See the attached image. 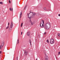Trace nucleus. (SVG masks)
I'll use <instances>...</instances> for the list:
<instances>
[{
	"instance_id": "nucleus-35",
	"label": "nucleus",
	"mask_w": 60,
	"mask_h": 60,
	"mask_svg": "<svg viewBox=\"0 0 60 60\" xmlns=\"http://www.w3.org/2000/svg\"><path fill=\"white\" fill-rule=\"evenodd\" d=\"M18 60V59H17V60Z\"/></svg>"
},
{
	"instance_id": "nucleus-19",
	"label": "nucleus",
	"mask_w": 60,
	"mask_h": 60,
	"mask_svg": "<svg viewBox=\"0 0 60 60\" xmlns=\"http://www.w3.org/2000/svg\"><path fill=\"white\" fill-rule=\"evenodd\" d=\"M3 4V2H0V4Z\"/></svg>"
},
{
	"instance_id": "nucleus-33",
	"label": "nucleus",
	"mask_w": 60,
	"mask_h": 60,
	"mask_svg": "<svg viewBox=\"0 0 60 60\" xmlns=\"http://www.w3.org/2000/svg\"><path fill=\"white\" fill-rule=\"evenodd\" d=\"M17 59H18V57H17Z\"/></svg>"
},
{
	"instance_id": "nucleus-6",
	"label": "nucleus",
	"mask_w": 60,
	"mask_h": 60,
	"mask_svg": "<svg viewBox=\"0 0 60 60\" xmlns=\"http://www.w3.org/2000/svg\"><path fill=\"white\" fill-rule=\"evenodd\" d=\"M45 60H49V57L45 55Z\"/></svg>"
},
{
	"instance_id": "nucleus-34",
	"label": "nucleus",
	"mask_w": 60,
	"mask_h": 60,
	"mask_svg": "<svg viewBox=\"0 0 60 60\" xmlns=\"http://www.w3.org/2000/svg\"><path fill=\"white\" fill-rule=\"evenodd\" d=\"M36 60H37V59Z\"/></svg>"
},
{
	"instance_id": "nucleus-22",
	"label": "nucleus",
	"mask_w": 60,
	"mask_h": 60,
	"mask_svg": "<svg viewBox=\"0 0 60 60\" xmlns=\"http://www.w3.org/2000/svg\"><path fill=\"white\" fill-rule=\"evenodd\" d=\"M26 5L25 6V8H24V10H25V9H26Z\"/></svg>"
},
{
	"instance_id": "nucleus-4",
	"label": "nucleus",
	"mask_w": 60,
	"mask_h": 60,
	"mask_svg": "<svg viewBox=\"0 0 60 60\" xmlns=\"http://www.w3.org/2000/svg\"><path fill=\"white\" fill-rule=\"evenodd\" d=\"M50 42L51 44H53L54 43V40L53 39H51L50 41Z\"/></svg>"
},
{
	"instance_id": "nucleus-21",
	"label": "nucleus",
	"mask_w": 60,
	"mask_h": 60,
	"mask_svg": "<svg viewBox=\"0 0 60 60\" xmlns=\"http://www.w3.org/2000/svg\"><path fill=\"white\" fill-rule=\"evenodd\" d=\"M18 43L17 44H19V39L17 40Z\"/></svg>"
},
{
	"instance_id": "nucleus-1",
	"label": "nucleus",
	"mask_w": 60,
	"mask_h": 60,
	"mask_svg": "<svg viewBox=\"0 0 60 60\" xmlns=\"http://www.w3.org/2000/svg\"><path fill=\"white\" fill-rule=\"evenodd\" d=\"M36 14V13L33 12H30L29 14L27 13V16L29 18L31 19L34 18Z\"/></svg>"
},
{
	"instance_id": "nucleus-13",
	"label": "nucleus",
	"mask_w": 60,
	"mask_h": 60,
	"mask_svg": "<svg viewBox=\"0 0 60 60\" xmlns=\"http://www.w3.org/2000/svg\"><path fill=\"white\" fill-rule=\"evenodd\" d=\"M44 9L45 11H47V9H46V8L45 7H44Z\"/></svg>"
},
{
	"instance_id": "nucleus-16",
	"label": "nucleus",
	"mask_w": 60,
	"mask_h": 60,
	"mask_svg": "<svg viewBox=\"0 0 60 60\" xmlns=\"http://www.w3.org/2000/svg\"><path fill=\"white\" fill-rule=\"evenodd\" d=\"M29 41H30V45L31 46V40H30Z\"/></svg>"
},
{
	"instance_id": "nucleus-15",
	"label": "nucleus",
	"mask_w": 60,
	"mask_h": 60,
	"mask_svg": "<svg viewBox=\"0 0 60 60\" xmlns=\"http://www.w3.org/2000/svg\"><path fill=\"white\" fill-rule=\"evenodd\" d=\"M10 10L11 11H13V9H11V8H10Z\"/></svg>"
},
{
	"instance_id": "nucleus-28",
	"label": "nucleus",
	"mask_w": 60,
	"mask_h": 60,
	"mask_svg": "<svg viewBox=\"0 0 60 60\" xmlns=\"http://www.w3.org/2000/svg\"><path fill=\"white\" fill-rule=\"evenodd\" d=\"M48 11H50V9H49L48 10Z\"/></svg>"
},
{
	"instance_id": "nucleus-9",
	"label": "nucleus",
	"mask_w": 60,
	"mask_h": 60,
	"mask_svg": "<svg viewBox=\"0 0 60 60\" xmlns=\"http://www.w3.org/2000/svg\"><path fill=\"white\" fill-rule=\"evenodd\" d=\"M28 53V52L26 51H25L24 52V55H27V54Z\"/></svg>"
},
{
	"instance_id": "nucleus-2",
	"label": "nucleus",
	"mask_w": 60,
	"mask_h": 60,
	"mask_svg": "<svg viewBox=\"0 0 60 60\" xmlns=\"http://www.w3.org/2000/svg\"><path fill=\"white\" fill-rule=\"evenodd\" d=\"M11 24L9 28V31H11V29H12V28L13 27V22L12 21H11Z\"/></svg>"
},
{
	"instance_id": "nucleus-8",
	"label": "nucleus",
	"mask_w": 60,
	"mask_h": 60,
	"mask_svg": "<svg viewBox=\"0 0 60 60\" xmlns=\"http://www.w3.org/2000/svg\"><path fill=\"white\" fill-rule=\"evenodd\" d=\"M48 27H49V26H45L44 28L45 29H46V30H48V29H49Z\"/></svg>"
},
{
	"instance_id": "nucleus-25",
	"label": "nucleus",
	"mask_w": 60,
	"mask_h": 60,
	"mask_svg": "<svg viewBox=\"0 0 60 60\" xmlns=\"http://www.w3.org/2000/svg\"><path fill=\"white\" fill-rule=\"evenodd\" d=\"M9 25H10V23L9 22H8V26H9Z\"/></svg>"
},
{
	"instance_id": "nucleus-14",
	"label": "nucleus",
	"mask_w": 60,
	"mask_h": 60,
	"mask_svg": "<svg viewBox=\"0 0 60 60\" xmlns=\"http://www.w3.org/2000/svg\"><path fill=\"white\" fill-rule=\"evenodd\" d=\"M44 53L45 55V56H47V55H46V52L44 51Z\"/></svg>"
},
{
	"instance_id": "nucleus-32",
	"label": "nucleus",
	"mask_w": 60,
	"mask_h": 60,
	"mask_svg": "<svg viewBox=\"0 0 60 60\" xmlns=\"http://www.w3.org/2000/svg\"><path fill=\"white\" fill-rule=\"evenodd\" d=\"M58 16H60V14H59Z\"/></svg>"
},
{
	"instance_id": "nucleus-30",
	"label": "nucleus",
	"mask_w": 60,
	"mask_h": 60,
	"mask_svg": "<svg viewBox=\"0 0 60 60\" xmlns=\"http://www.w3.org/2000/svg\"><path fill=\"white\" fill-rule=\"evenodd\" d=\"M1 52H2V51H0V54H1Z\"/></svg>"
},
{
	"instance_id": "nucleus-18",
	"label": "nucleus",
	"mask_w": 60,
	"mask_h": 60,
	"mask_svg": "<svg viewBox=\"0 0 60 60\" xmlns=\"http://www.w3.org/2000/svg\"><path fill=\"white\" fill-rule=\"evenodd\" d=\"M2 48H3V47H2V45H0V49H2Z\"/></svg>"
},
{
	"instance_id": "nucleus-5",
	"label": "nucleus",
	"mask_w": 60,
	"mask_h": 60,
	"mask_svg": "<svg viewBox=\"0 0 60 60\" xmlns=\"http://www.w3.org/2000/svg\"><path fill=\"white\" fill-rule=\"evenodd\" d=\"M50 23L49 22H46L45 25V26H50Z\"/></svg>"
},
{
	"instance_id": "nucleus-10",
	"label": "nucleus",
	"mask_w": 60,
	"mask_h": 60,
	"mask_svg": "<svg viewBox=\"0 0 60 60\" xmlns=\"http://www.w3.org/2000/svg\"><path fill=\"white\" fill-rule=\"evenodd\" d=\"M30 34V32H28L27 33V35L28 36H29Z\"/></svg>"
},
{
	"instance_id": "nucleus-23",
	"label": "nucleus",
	"mask_w": 60,
	"mask_h": 60,
	"mask_svg": "<svg viewBox=\"0 0 60 60\" xmlns=\"http://www.w3.org/2000/svg\"><path fill=\"white\" fill-rule=\"evenodd\" d=\"M47 42H48V43H49V40H47Z\"/></svg>"
},
{
	"instance_id": "nucleus-27",
	"label": "nucleus",
	"mask_w": 60,
	"mask_h": 60,
	"mask_svg": "<svg viewBox=\"0 0 60 60\" xmlns=\"http://www.w3.org/2000/svg\"><path fill=\"white\" fill-rule=\"evenodd\" d=\"M9 2L10 4H11V1L10 0H9Z\"/></svg>"
},
{
	"instance_id": "nucleus-17",
	"label": "nucleus",
	"mask_w": 60,
	"mask_h": 60,
	"mask_svg": "<svg viewBox=\"0 0 60 60\" xmlns=\"http://www.w3.org/2000/svg\"><path fill=\"white\" fill-rule=\"evenodd\" d=\"M22 26H23V23H22L21 24V27H22Z\"/></svg>"
},
{
	"instance_id": "nucleus-31",
	"label": "nucleus",
	"mask_w": 60,
	"mask_h": 60,
	"mask_svg": "<svg viewBox=\"0 0 60 60\" xmlns=\"http://www.w3.org/2000/svg\"><path fill=\"white\" fill-rule=\"evenodd\" d=\"M22 32H21V35H22Z\"/></svg>"
},
{
	"instance_id": "nucleus-7",
	"label": "nucleus",
	"mask_w": 60,
	"mask_h": 60,
	"mask_svg": "<svg viewBox=\"0 0 60 60\" xmlns=\"http://www.w3.org/2000/svg\"><path fill=\"white\" fill-rule=\"evenodd\" d=\"M30 22L31 23V25L32 26V25H33L34 24V21H32L31 20H30Z\"/></svg>"
},
{
	"instance_id": "nucleus-26",
	"label": "nucleus",
	"mask_w": 60,
	"mask_h": 60,
	"mask_svg": "<svg viewBox=\"0 0 60 60\" xmlns=\"http://www.w3.org/2000/svg\"><path fill=\"white\" fill-rule=\"evenodd\" d=\"M58 36H60V34H58Z\"/></svg>"
},
{
	"instance_id": "nucleus-12",
	"label": "nucleus",
	"mask_w": 60,
	"mask_h": 60,
	"mask_svg": "<svg viewBox=\"0 0 60 60\" xmlns=\"http://www.w3.org/2000/svg\"><path fill=\"white\" fill-rule=\"evenodd\" d=\"M21 15H22V12H21L20 14V18H21Z\"/></svg>"
},
{
	"instance_id": "nucleus-29",
	"label": "nucleus",
	"mask_w": 60,
	"mask_h": 60,
	"mask_svg": "<svg viewBox=\"0 0 60 60\" xmlns=\"http://www.w3.org/2000/svg\"><path fill=\"white\" fill-rule=\"evenodd\" d=\"M46 34V32H45L44 33V34H45H45Z\"/></svg>"
},
{
	"instance_id": "nucleus-20",
	"label": "nucleus",
	"mask_w": 60,
	"mask_h": 60,
	"mask_svg": "<svg viewBox=\"0 0 60 60\" xmlns=\"http://www.w3.org/2000/svg\"><path fill=\"white\" fill-rule=\"evenodd\" d=\"M9 27V26H7L6 28V29H8V28Z\"/></svg>"
},
{
	"instance_id": "nucleus-24",
	"label": "nucleus",
	"mask_w": 60,
	"mask_h": 60,
	"mask_svg": "<svg viewBox=\"0 0 60 60\" xmlns=\"http://www.w3.org/2000/svg\"><path fill=\"white\" fill-rule=\"evenodd\" d=\"M38 37L39 38H40V35H38Z\"/></svg>"
},
{
	"instance_id": "nucleus-11",
	"label": "nucleus",
	"mask_w": 60,
	"mask_h": 60,
	"mask_svg": "<svg viewBox=\"0 0 60 60\" xmlns=\"http://www.w3.org/2000/svg\"><path fill=\"white\" fill-rule=\"evenodd\" d=\"M1 46L2 47H3L4 46V42H2V43Z\"/></svg>"
},
{
	"instance_id": "nucleus-3",
	"label": "nucleus",
	"mask_w": 60,
	"mask_h": 60,
	"mask_svg": "<svg viewBox=\"0 0 60 60\" xmlns=\"http://www.w3.org/2000/svg\"><path fill=\"white\" fill-rule=\"evenodd\" d=\"M42 22L43 23H42L41 22L40 23V26L41 27H44V20H42Z\"/></svg>"
}]
</instances>
